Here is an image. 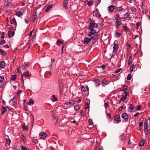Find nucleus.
Segmentation results:
<instances>
[{
  "label": "nucleus",
  "mask_w": 150,
  "mask_h": 150,
  "mask_svg": "<svg viewBox=\"0 0 150 150\" xmlns=\"http://www.w3.org/2000/svg\"><path fill=\"white\" fill-rule=\"evenodd\" d=\"M91 22L90 26L88 28L89 29H94V28H97L98 27V25L97 24L95 23V21L93 20L90 19Z\"/></svg>",
  "instance_id": "f257e3e1"
},
{
  "label": "nucleus",
  "mask_w": 150,
  "mask_h": 150,
  "mask_svg": "<svg viewBox=\"0 0 150 150\" xmlns=\"http://www.w3.org/2000/svg\"><path fill=\"white\" fill-rule=\"evenodd\" d=\"M39 136L40 139H45L47 138V134L44 132H42L39 134Z\"/></svg>",
  "instance_id": "f03ea898"
},
{
  "label": "nucleus",
  "mask_w": 150,
  "mask_h": 150,
  "mask_svg": "<svg viewBox=\"0 0 150 150\" xmlns=\"http://www.w3.org/2000/svg\"><path fill=\"white\" fill-rule=\"evenodd\" d=\"M91 41V38H89L88 37L85 38L83 40L81 41L82 43L84 44H87L89 43Z\"/></svg>",
  "instance_id": "7ed1b4c3"
},
{
  "label": "nucleus",
  "mask_w": 150,
  "mask_h": 150,
  "mask_svg": "<svg viewBox=\"0 0 150 150\" xmlns=\"http://www.w3.org/2000/svg\"><path fill=\"white\" fill-rule=\"evenodd\" d=\"M90 32L88 35V36L89 37L91 36L94 35L96 33V30L94 29H89Z\"/></svg>",
  "instance_id": "20e7f679"
},
{
  "label": "nucleus",
  "mask_w": 150,
  "mask_h": 150,
  "mask_svg": "<svg viewBox=\"0 0 150 150\" xmlns=\"http://www.w3.org/2000/svg\"><path fill=\"white\" fill-rule=\"evenodd\" d=\"M81 89L82 91L85 93H85L86 95L88 94V91H89V89L87 86L84 87L83 86H82L81 87Z\"/></svg>",
  "instance_id": "39448f33"
},
{
  "label": "nucleus",
  "mask_w": 150,
  "mask_h": 150,
  "mask_svg": "<svg viewBox=\"0 0 150 150\" xmlns=\"http://www.w3.org/2000/svg\"><path fill=\"white\" fill-rule=\"evenodd\" d=\"M10 23L12 25V26L13 27H16L17 25L15 19L14 18H12L11 20Z\"/></svg>",
  "instance_id": "423d86ee"
},
{
  "label": "nucleus",
  "mask_w": 150,
  "mask_h": 150,
  "mask_svg": "<svg viewBox=\"0 0 150 150\" xmlns=\"http://www.w3.org/2000/svg\"><path fill=\"white\" fill-rule=\"evenodd\" d=\"M122 117L125 120V122H126L128 120V116L126 113H124L122 115Z\"/></svg>",
  "instance_id": "0eeeda50"
},
{
  "label": "nucleus",
  "mask_w": 150,
  "mask_h": 150,
  "mask_svg": "<svg viewBox=\"0 0 150 150\" xmlns=\"http://www.w3.org/2000/svg\"><path fill=\"white\" fill-rule=\"evenodd\" d=\"M93 15L97 18H100L101 16L99 11L97 10H95L93 11Z\"/></svg>",
  "instance_id": "6e6552de"
},
{
  "label": "nucleus",
  "mask_w": 150,
  "mask_h": 150,
  "mask_svg": "<svg viewBox=\"0 0 150 150\" xmlns=\"http://www.w3.org/2000/svg\"><path fill=\"white\" fill-rule=\"evenodd\" d=\"M59 93L61 95L62 92L63 88V84L62 82H59Z\"/></svg>",
  "instance_id": "1a4fd4ad"
},
{
  "label": "nucleus",
  "mask_w": 150,
  "mask_h": 150,
  "mask_svg": "<svg viewBox=\"0 0 150 150\" xmlns=\"http://www.w3.org/2000/svg\"><path fill=\"white\" fill-rule=\"evenodd\" d=\"M114 120L116 121V122L118 123L120 122V116L117 115L114 117Z\"/></svg>",
  "instance_id": "9d476101"
},
{
  "label": "nucleus",
  "mask_w": 150,
  "mask_h": 150,
  "mask_svg": "<svg viewBox=\"0 0 150 150\" xmlns=\"http://www.w3.org/2000/svg\"><path fill=\"white\" fill-rule=\"evenodd\" d=\"M124 10V8H123L122 6H121L116 8L115 11L116 12H120L121 11H122Z\"/></svg>",
  "instance_id": "9b49d317"
},
{
  "label": "nucleus",
  "mask_w": 150,
  "mask_h": 150,
  "mask_svg": "<svg viewBox=\"0 0 150 150\" xmlns=\"http://www.w3.org/2000/svg\"><path fill=\"white\" fill-rule=\"evenodd\" d=\"M28 63H25L21 67L22 69L23 70H25L28 69V67H29Z\"/></svg>",
  "instance_id": "f8f14e48"
},
{
  "label": "nucleus",
  "mask_w": 150,
  "mask_h": 150,
  "mask_svg": "<svg viewBox=\"0 0 150 150\" xmlns=\"http://www.w3.org/2000/svg\"><path fill=\"white\" fill-rule=\"evenodd\" d=\"M75 104V102L74 100H70L69 102H66L64 103V107H65V105H73Z\"/></svg>",
  "instance_id": "ddd939ff"
},
{
  "label": "nucleus",
  "mask_w": 150,
  "mask_h": 150,
  "mask_svg": "<svg viewBox=\"0 0 150 150\" xmlns=\"http://www.w3.org/2000/svg\"><path fill=\"white\" fill-rule=\"evenodd\" d=\"M119 46L116 43L114 44L113 47V52L114 53L116 52Z\"/></svg>",
  "instance_id": "4468645a"
},
{
  "label": "nucleus",
  "mask_w": 150,
  "mask_h": 150,
  "mask_svg": "<svg viewBox=\"0 0 150 150\" xmlns=\"http://www.w3.org/2000/svg\"><path fill=\"white\" fill-rule=\"evenodd\" d=\"M6 83L4 78L3 76H0V83L4 84Z\"/></svg>",
  "instance_id": "2eb2a0df"
},
{
  "label": "nucleus",
  "mask_w": 150,
  "mask_h": 150,
  "mask_svg": "<svg viewBox=\"0 0 150 150\" xmlns=\"http://www.w3.org/2000/svg\"><path fill=\"white\" fill-rule=\"evenodd\" d=\"M68 1L67 0H64L63 2V6L64 8L67 9L68 8V6H67V4H68Z\"/></svg>",
  "instance_id": "dca6fc26"
},
{
  "label": "nucleus",
  "mask_w": 150,
  "mask_h": 150,
  "mask_svg": "<svg viewBox=\"0 0 150 150\" xmlns=\"http://www.w3.org/2000/svg\"><path fill=\"white\" fill-rule=\"evenodd\" d=\"M6 63L4 61H1L0 62V68H4L5 67Z\"/></svg>",
  "instance_id": "f3484780"
},
{
  "label": "nucleus",
  "mask_w": 150,
  "mask_h": 150,
  "mask_svg": "<svg viewBox=\"0 0 150 150\" xmlns=\"http://www.w3.org/2000/svg\"><path fill=\"white\" fill-rule=\"evenodd\" d=\"M109 82L107 81V80L105 79H104L102 80L101 82V83L103 86H105V85H107L108 83Z\"/></svg>",
  "instance_id": "a211bd4d"
},
{
  "label": "nucleus",
  "mask_w": 150,
  "mask_h": 150,
  "mask_svg": "<svg viewBox=\"0 0 150 150\" xmlns=\"http://www.w3.org/2000/svg\"><path fill=\"white\" fill-rule=\"evenodd\" d=\"M24 14L23 12H22L21 11H18L16 12V14L18 17H20L23 16Z\"/></svg>",
  "instance_id": "6ab92c4d"
},
{
  "label": "nucleus",
  "mask_w": 150,
  "mask_h": 150,
  "mask_svg": "<svg viewBox=\"0 0 150 150\" xmlns=\"http://www.w3.org/2000/svg\"><path fill=\"white\" fill-rule=\"evenodd\" d=\"M115 23L116 27L117 28L121 24V22L120 21H116L115 22Z\"/></svg>",
  "instance_id": "aec40b11"
},
{
  "label": "nucleus",
  "mask_w": 150,
  "mask_h": 150,
  "mask_svg": "<svg viewBox=\"0 0 150 150\" xmlns=\"http://www.w3.org/2000/svg\"><path fill=\"white\" fill-rule=\"evenodd\" d=\"M23 75L25 77H29L30 76L31 74H29L28 71H26L23 73Z\"/></svg>",
  "instance_id": "412c9836"
},
{
  "label": "nucleus",
  "mask_w": 150,
  "mask_h": 150,
  "mask_svg": "<svg viewBox=\"0 0 150 150\" xmlns=\"http://www.w3.org/2000/svg\"><path fill=\"white\" fill-rule=\"evenodd\" d=\"M115 9L114 6L112 5L109 6L108 7V9L109 11L112 12Z\"/></svg>",
  "instance_id": "4be33fe9"
},
{
  "label": "nucleus",
  "mask_w": 150,
  "mask_h": 150,
  "mask_svg": "<svg viewBox=\"0 0 150 150\" xmlns=\"http://www.w3.org/2000/svg\"><path fill=\"white\" fill-rule=\"evenodd\" d=\"M51 100L52 102L56 101L58 100V99L55 97V95H53L52 96Z\"/></svg>",
  "instance_id": "5701e85b"
},
{
  "label": "nucleus",
  "mask_w": 150,
  "mask_h": 150,
  "mask_svg": "<svg viewBox=\"0 0 150 150\" xmlns=\"http://www.w3.org/2000/svg\"><path fill=\"white\" fill-rule=\"evenodd\" d=\"M114 18L115 20L117 21H118L120 20H121V18L120 17L119 14L117 13L116 15L114 16Z\"/></svg>",
  "instance_id": "b1692460"
},
{
  "label": "nucleus",
  "mask_w": 150,
  "mask_h": 150,
  "mask_svg": "<svg viewBox=\"0 0 150 150\" xmlns=\"http://www.w3.org/2000/svg\"><path fill=\"white\" fill-rule=\"evenodd\" d=\"M14 33L13 31H9L8 32V36L9 37H12L13 36Z\"/></svg>",
  "instance_id": "393cba45"
},
{
  "label": "nucleus",
  "mask_w": 150,
  "mask_h": 150,
  "mask_svg": "<svg viewBox=\"0 0 150 150\" xmlns=\"http://www.w3.org/2000/svg\"><path fill=\"white\" fill-rule=\"evenodd\" d=\"M100 35L99 34H97L96 35H94L91 38V39H93L94 40L97 39L99 38Z\"/></svg>",
  "instance_id": "a878e982"
},
{
  "label": "nucleus",
  "mask_w": 150,
  "mask_h": 150,
  "mask_svg": "<svg viewBox=\"0 0 150 150\" xmlns=\"http://www.w3.org/2000/svg\"><path fill=\"white\" fill-rule=\"evenodd\" d=\"M22 128L23 131H26L28 129V127L25 125V123H23V124Z\"/></svg>",
  "instance_id": "bb28decb"
},
{
  "label": "nucleus",
  "mask_w": 150,
  "mask_h": 150,
  "mask_svg": "<svg viewBox=\"0 0 150 150\" xmlns=\"http://www.w3.org/2000/svg\"><path fill=\"white\" fill-rule=\"evenodd\" d=\"M94 81L97 84L96 86H99L100 84V81L98 79H96Z\"/></svg>",
  "instance_id": "cd10ccee"
},
{
  "label": "nucleus",
  "mask_w": 150,
  "mask_h": 150,
  "mask_svg": "<svg viewBox=\"0 0 150 150\" xmlns=\"http://www.w3.org/2000/svg\"><path fill=\"white\" fill-rule=\"evenodd\" d=\"M129 111L131 112L132 110H133L134 108V106L131 104H130L129 105Z\"/></svg>",
  "instance_id": "c85d7f7f"
},
{
  "label": "nucleus",
  "mask_w": 150,
  "mask_h": 150,
  "mask_svg": "<svg viewBox=\"0 0 150 150\" xmlns=\"http://www.w3.org/2000/svg\"><path fill=\"white\" fill-rule=\"evenodd\" d=\"M145 143V140L142 139L141 141L140 142L139 144V146H143Z\"/></svg>",
  "instance_id": "c756f323"
},
{
  "label": "nucleus",
  "mask_w": 150,
  "mask_h": 150,
  "mask_svg": "<svg viewBox=\"0 0 150 150\" xmlns=\"http://www.w3.org/2000/svg\"><path fill=\"white\" fill-rule=\"evenodd\" d=\"M130 9L131 11L133 13L136 12L137 11V9L134 6L131 7Z\"/></svg>",
  "instance_id": "7c9ffc66"
},
{
  "label": "nucleus",
  "mask_w": 150,
  "mask_h": 150,
  "mask_svg": "<svg viewBox=\"0 0 150 150\" xmlns=\"http://www.w3.org/2000/svg\"><path fill=\"white\" fill-rule=\"evenodd\" d=\"M52 5H50L48 6L47 7V8L45 10V11L46 12H47L49 11L50 10V8H51L52 7Z\"/></svg>",
  "instance_id": "2f4dec72"
},
{
  "label": "nucleus",
  "mask_w": 150,
  "mask_h": 150,
  "mask_svg": "<svg viewBox=\"0 0 150 150\" xmlns=\"http://www.w3.org/2000/svg\"><path fill=\"white\" fill-rule=\"evenodd\" d=\"M122 96L121 98V100H122V103H123L124 102L123 100L126 99L127 97L126 96H124L123 95H122Z\"/></svg>",
  "instance_id": "473e14b6"
},
{
  "label": "nucleus",
  "mask_w": 150,
  "mask_h": 150,
  "mask_svg": "<svg viewBox=\"0 0 150 150\" xmlns=\"http://www.w3.org/2000/svg\"><path fill=\"white\" fill-rule=\"evenodd\" d=\"M57 44V45L59 44H63V42L60 40V39H58L56 42Z\"/></svg>",
  "instance_id": "72a5a7b5"
},
{
  "label": "nucleus",
  "mask_w": 150,
  "mask_h": 150,
  "mask_svg": "<svg viewBox=\"0 0 150 150\" xmlns=\"http://www.w3.org/2000/svg\"><path fill=\"white\" fill-rule=\"evenodd\" d=\"M127 89V86H123L120 88V90L122 91H125Z\"/></svg>",
  "instance_id": "f704fd0d"
},
{
  "label": "nucleus",
  "mask_w": 150,
  "mask_h": 150,
  "mask_svg": "<svg viewBox=\"0 0 150 150\" xmlns=\"http://www.w3.org/2000/svg\"><path fill=\"white\" fill-rule=\"evenodd\" d=\"M17 76L16 75H13L11 76L10 79L12 81H14L16 78Z\"/></svg>",
  "instance_id": "c9c22d12"
},
{
  "label": "nucleus",
  "mask_w": 150,
  "mask_h": 150,
  "mask_svg": "<svg viewBox=\"0 0 150 150\" xmlns=\"http://www.w3.org/2000/svg\"><path fill=\"white\" fill-rule=\"evenodd\" d=\"M0 52L1 53V54L3 56H5L6 55V53L5 51L1 49H0Z\"/></svg>",
  "instance_id": "e433bc0d"
},
{
  "label": "nucleus",
  "mask_w": 150,
  "mask_h": 150,
  "mask_svg": "<svg viewBox=\"0 0 150 150\" xmlns=\"http://www.w3.org/2000/svg\"><path fill=\"white\" fill-rule=\"evenodd\" d=\"M28 105H30L31 104L33 105L34 103V102L32 99H30L29 102L27 103Z\"/></svg>",
  "instance_id": "4c0bfd02"
},
{
  "label": "nucleus",
  "mask_w": 150,
  "mask_h": 150,
  "mask_svg": "<svg viewBox=\"0 0 150 150\" xmlns=\"http://www.w3.org/2000/svg\"><path fill=\"white\" fill-rule=\"evenodd\" d=\"M137 67V66L136 65H134L133 66H131L130 67V72L131 73L133 71V70L136 67Z\"/></svg>",
  "instance_id": "58836bf2"
},
{
  "label": "nucleus",
  "mask_w": 150,
  "mask_h": 150,
  "mask_svg": "<svg viewBox=\"0 0 150 150\" xmlns=\"http://www.w3.org/2000/svg\"><path fill=\"white\" fill-rule=\"evenodd\" d=\"M125 136L124 135V134H122V135L120 136V139L121 140H125Z\"/></svg>",
  "instance_id": "ea45409f"
},
{
  "label": "nucleus",
  "mask_w": 150,
  "mask_h": 150,
  "mask_svg": "<svg viewBox=\"0 0 150 150\" xmlns=\"http://www.w3.org/2000/svg\"><path fill=\"white\" fill-rule=\"evenodd\" d=\"M123 28L124 30L126 31H128L129 30V28L126 25L123 26Z\"/></svg>",
  "instance_id": "a19ab883"
},
{
  "label": "nucleus",
  "mask_w": 150,
  "mask_h": 150,
  "mask_svg": "<svg viewBox=\"0 0 150 150\" xmlns=\"http://www.w3.org/2000/svg\"><path fill=\"white\" fill-rule=\"evenodd\" d=\"M95 150H103V148L100 146H97L95 148Z\"/></svg>",
  "instance_id": "79ce46f5"
},
{
  "label": "nucleus",
  "mask_w": 150,
  "mask_h": 150,
  "mask_svg": "<svg viewBox=\"0 0 150 150\" xmlns=\"http://www.w3.org/2000/svg\"><path fill=\"white\" fill-rule=\"evenodd\" d=\"M74 108L76 111H77L79 110L80 109V107L79 105H76L74 106Z\"/></svg>",
  "instance_id": "37998d69"
},
{
  "label": "nucleus",
  "mask_w": 150,
  "mask_h": 150,
  "mask_svg": "<svg viewBox=\"0 0 150 150\" xmlns=\"http://www.w3.org/2000/svg\"><path fill=\"white\" fill-rule=\"evenodd\" d=\"M36 37V35L35 33L34 34H33V37H32V42H33L34 41H35V38Z\"/></svg>",
  "instance_id": "c03bdc74"
},
{
  "label": "nucleus",
  "mask_w": 150,
  "mask_h": 150,
  "mask_svg": "<svg viewBox=\"0 0 150 150\" xmlns=\"http://www.w3.org/2000/svg\"><path fill=\"white\" fill-rule=\"evenodd\" d=\"M25 22L26 23H28L30 21L29 18L27 17L25 19Z\"/></svg>",
  "instance_id": "a18cd8bd"
},
{
  "label": "nucleus",
  "mask_w": 150,
  "mask_h": 150,
  "mask_svg": "<svg viewBox=\"0 0 150 150\" xmlns=\"http://www.w3.org/2000/svg\"><path fill=\"white\" fill-rule=\"evenodd\" d=\"M115 35L117 38L120 37L121 35V33H119L117 32H116L115 33Z\"/></svg>",
  "instance_id": "49530a36"
},
{
  "label": "nucleus",
  "mask_w": 150,
  "mask_h": 150,
  "mask_svg": "<svg viewBox=\"0 0 150 150\" xmlns=\"http://www.w3.org/2000/svg\"><path fill=\"white\" fill-rule=\"evenodd\" d=\"M21 83H22V84H23L24 83V80H23V75L22 74V76L21 78Z\"/></svg>",
  "instance_id": "de8ad7c7"
},
{
  "label": "nucleus",
  "mask_w": 150,
  "mask_h": 150,
  "mask_svg": "<svg viewBox=\"0 0 150 150\" xmlns=\"http://www.w3.org/2000/svg\"><path fill=\"white\" fill-rule=\"evenodd\" d=\"M6 141L7 144L8 145H9L11 143V140L9 139H6Z\"/></svg>",
  "instance_id": "09e8293b"
},
{
  "label": "nucleus",
  "mask_w": 150,
  "mask_h": 150,
  "mask_svg": "<svg viewBox=\"0 0 150 150\" xmlns=\"http://www.w3.org/2000/svg\"><path fill=\"white\" fill-rule=\"evenodd\" d=\"M144 133L146 135H147L149 133L148 129H144Z\"/></svg>",
  "instance_id": "8fccbe9b"
},
{
  "label": "nucleus",
  "mask_w": 150,
  "mask_h": 150,
  "mask_svg": "<svg viewBox=\"0 0 150 150\" xmlns=\"http://www.w3.org/2000/svg\"><path fill=\"white\" fill-rule=\"evenodd\" d=\"M127 49V50H129L131 48V46L129 44H127L126 45Z\"/></svg>",
  "instance_id": "3c124183"
},
{
  "label": "nucleus",
  "mask_w": 150,
  "mask_h": 150,
  "mask_svg": "<svg viewBox=\"0 0 150 150\" xmlns=\"http://www.w3.org/2000/svg\"><path fill=\"white\" fill-rule=\"evenodd\" d=\"M141 106L140 105H138L137 106V108H136L135 110H139L141 109Z\"/></svg>",
  "instance_id": "603ef678"
},
{
  "label": "nucleus",
  "mask_w": 150,
  "mask_h": 150,
  "mask_svg": "<svg viewBox=\"0 0 150 150\" xmlns=\"http://www.w3.org/2000/svg\"><path fill=\"white\" fill-rule=\"evenodd\" d=\"M122 70L121 68H120L119 69H117L115 71V74H117L121 70Z\"/></svg>",
  "instance_id": "864d4df0"
},
{
  "label": "nucleus",
  "mask_w": 150,
  "mask_h": 150,
  "mask_svg": "<svg viewBox=\"0 0 150 150\" xmlns=\"http://www.w3.org/2000/svg\"><path fill=\"white\" fill-rule=\"evenodd\" d=\"M131 78V74H129L128 75L127 78V79L128 80H130Z\"/></svg>",
  "instance_id": "5fc2aeb1"
},
{
  "label": "nucleus",
  "mask_w": 150,
  "mask_h": 150,
  "mask_svg": "<svg viewBox=\"0 0 150 150\" xmlns=\"http://www.w3.org/2000/svg\"><path fill=\"white\" fill-rule=\"evenodd\" d=\"M105 107L106 109L109 106V105L108 103H105L104 104Z\"/></svg>",
  "instance_id": "6e6d98bb"
},
{
  "label": "nucleus",
  "mask_w": 150,
  "mask_h": 150,
  "mask_svg": "<svg viewBox=\"0 0 150 150\" xmlns=\"http://www.w3.org/2000/svg\"><path fill=\"white\" fill-rule=\"evenodd\" d=\"M93 4V1H88L87 2V4L89 6H90L92 5Z\"/></svg>",
  "instance_id": "4d7b16f0"
},
{
  "label": "nucleus",
  "mask_w": 150,
  "mask_h": 150,
  "mask_svg": "<svg viewBox=\"0 0 150 150\" xmlns=\"http://www.w3.org/2000/svg\"><path fill=\"white\" fill-rule=\"evenodd\" d=\"M85 109H88L89 108V105L88 103H86L85 105Z\"/></svg>",
  "instance_id": "13d9d810"
},
{
  "label": "nucleus",
  "mask_w": 150,
  "mask_h": 150,
  "mask_svg": "<svg viewBox=\"0 0 150 150\" xmlns=\"http://www.w3.org/2000/svg\"><path fill=\"white\" fill-rule=\"evenodd\" d=\"M1 111L5 112L6 111V108L4 107H3L1 108Z\"/></svg>",
  "instance_id": "bf43d9fd"
},
{
  "label": "nucleus",
  "mask_w": 150,
  "mask_h": 150,
  "mask_svg": "<svg viewBox=\"0 0 150 150\" xmlns=\"http://www.w3.org/2000/svg\"><path fill=\"white\" fill-rule=\"evenodd\" d=\"M144 129H147V128L148 127V125L147 124V123H144Z\"/></svg>",
  "instance_id": "052dcab7"
},
{
  "label": "nucleus",
  "mask_w": 150,
  "mask_h": 150,
  "mask_svg": "<svg viewBox=\"0 0 150 150\" xmlns=\"http://www.w3.org/2000/svg\"><path fill=\"white\" fill-rule=\"evenodd\" d=\"M132 59L131 58V56L129 59L128 64H131V62H132Z\"/></svg>",
  "instance_id": "680f3d73"
},
{
  "label": "nucleus",
  "mask_w": 150,
  "mask_h": 150,
  "mask_svg": "<svg viewBox=\"0 0 150 150\" xmlns=\"http://www.w3.org/2000/svg\"><path fill=\"white\" fill-rule=\"evenodd\" d=\"M33 32V30H32V31H31L30 32V33L29 34V35H28V38H31Z\"/></svg>",
  "instance_id": "e2e57ef3"
},
{
  "label": "nucleus",
  "mask_w": 150,
  "mask_h": 150,
  "mask_svg": "<svg viewBox=\"0 0 150 150\" xmlns=\"http://www.w3.org/2000/svg\"><path fill=\"white\" fill-rule=\"evenodd\" d=\"M21 150H27L26 147L24 146H22L21 147Z\"/></svg>",
  "instance_id": "0e129e2a"
},
{
  "label": "nucleus",
  "mask_w": 150,
  "mask_h": 150,
  "mask_svg": "<svg viewBox=\"0 0 150 150\" xmlns=\"http://www.w3.org/2000/svg\"><path fill=\"white\" fill-rule=\"evenodd\" d=\"M12 100L14 103H15L17 101L16 99L14 97H13V98L12 99Z\"/></svg>",
  "instance_id": "69168bd1"
},
{
  "label": "nucleus",
  "mask_w": 150,
  "mask_h": 150,
  "mask_svg": "<svg viewBox=\"0 0 150 150\" xmlns=\"http://www.w3.org/2000/svg\"><path fill=\"white\" fill-rule=\"evenodd\" d=\"M5 40H1L0 42L1 44H4L5 43Z\"/></svg>",
  "instance_id": "338daca9"
},
{
  "label": "nucleus",
  "mask_w": 150,
  "mask_h": 150,
  "mask_svg": "<svg viewBox=\"0 0 150 150\" xmlns=\"http://www.w3.org/2000/svg\"><path fill=\"white\" fill-rule=\"evenodd\" d=\"M88 123L90 125H92V120H88Z\"/></svg>",
  "instance_id": "774afa93"
}]
</instances>
